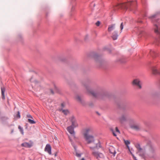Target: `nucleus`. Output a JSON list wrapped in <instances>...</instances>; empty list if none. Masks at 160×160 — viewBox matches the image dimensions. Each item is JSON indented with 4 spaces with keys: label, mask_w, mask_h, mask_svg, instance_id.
<instances>
[{
    "label": "nucleus",
    "mask_w": 160,
    "mask_h": 160,
    "mask_svg": "<svg viewBox=\"0 0 160 160\" xmlns=\"http://www.w3.org/2000/svg\"><path fill=\"white\" fill-rule=\"evenodd\" d=\"M54 91L56 92L58 91L57 88L55 86H54Z\"/></svg>",
    "instance_id": "35"
},
{
    "label": "nucleus",
    "mask_w": 160,
    "mask_h": 160,
    "mask_svg": "<svg viewBox=\"0 0 160 160\" xmlns=\"http://www.w3.org/2000/svg\"><path fill=\"white\" fill-rule=\"evenodd\" d=\"M70 121L72 122V127L74 128H76L78 126V124L77 123V121L73 117H72L70 118Z\"/></svg>",
    "instance_id": "8"
},
{
    "label": "nucleus",
    "mask_w": 160,
    "mask_h": 160,
    "mask_svg": "<svg viewBox=\"0 0 160 160\" xmlns=\"http://www.w3.org/2000/svg\"><path fill=\"white\" fill-rule=\"evenodd\" d=\"M115 28L114 25H111L109 26L108 30V32H110L112 31Z\"/></svg>",
    "instance_id": "20"
},
{
    "label": "nucleus",
    "mask_w": 160,
    "mask_h": 160,
    "mask_svg": "<svg viewBox=\"0 0 160 160\" xmlns=\"http://www.w3.org/2000/svg\"><path fill=\"white\" fill-rule=\"evenodd\" d=\"M94 58L95 61L97 63H100L101 62V57L97 55H95L94 56Z\"/></svg>",
    "instance_id": "13"
},
{
    "label": "nucleus",
    "mask_w": 160,
    "mask_h": 160,
    "mask_svg": "<svg viewBox=\"0 0 160 160\" xmlns=\"http://www.w3.org/2000/svg\"><path fill=\"white\" fill-rule=\"evenodd\" d=\"M36 81H35V82L36 83Z\"/></svg>",
    "instance_id": "41"
},
{
    "label": "nucleus",
    "mask_w": 160,
    "mask_h": 160,
    "mask_svg": "<svg viewBox=\"0 0 160 160\" xmlns=\"http://www.w3.org/2000/svg\"><path fill=\"white\" fill-rule=\"evenodd\" d=\"M136 4L137 2L135 1L121 3V9L126 10L128 8L130 10H132L135 8Z\"/></svg>",
    "instance_id": "3"
},
{
    "label": "nucleus",
    "mask_w": 160,
    "mask_h": 160,
    "mask_svg": "<svg viewBox=\"0 0 160 160\" xmlns=\"http://www.w3.org/2000/svg\"><path fill=\"white\" fill-rule=\"evenodd\" d=\"M18 129L20 130V131L23 134V131L22 128L20 126H18Z\"/></svg>",
    "instance_id": "24"
},
{
    "label": "nucleus",
    "mask_w": 160,
    "mask_h": 160,
    "mask_svg": "<svg viewBox=\"0 0 160 160\" xmlns=\"http://www.w3.org/2000/svg\"><path fill=\"white\" fill-rule=\"evenodd\" d=\"M21 146L22 147L28 148H30L31 147V145L30 144L27 142H25L22 143Z\"/></svg>",
    "instance_id": "18"
},
{
    "label": "nucleus",
    "mask_w": 160,
    "mask_h": 160,
    "mask_svg": "<svg viewBox=\"0 0 160 160\" xmlns=\"http://www.w3.org/2000/svg\"><path fill=\"white\" fill-rule=\"evenodd\" d=\"M127 120V116L125 114H122L121 117V125L125 124Z\"/></svg>",
    "instance_id": "9"
},
{
    "label": "nucleus",
    "mask_w": 160,
    "mask_h": 160,
    "mask_svg": "<svg viewBox=\"0 0 160 160\" xmlns=\"http://www.w3.org/2000/svg\"><path fill=\"white\" fill-rule=\"evenodd\" d=\"M100 23V22L99 21H98L96 23V26H99Z\"/></svg>",
    "instance_id": "31"
},
{
    "label": "nucleus",
    "mask_w": 160,
    "mask_h": 160,
    "mask_svg": "<svg viewBox=\"0 0 160 160\" xmlns=\"http://www.w3.org/2000/svg\"><path fill=\"white\" fill-rule=\"evenodd\" d=\"M1 94H2V99H5V97L4 95V92H5V88L4 87H2L1 88Z\"/></svg>",
    "instance_id": "17"
},
{
    "label": "nucleus",
    "mask_w": 160,
    "mask_h": 160,
    "mask_svg": "<svg viewBox=\"0 0 160 160\" xmlns=\"http://www.w3.org/2000/svg\"><path fill=\"white\" fill-rule=\"evenodd\" d=\"M31 79H30V80L31 82Z\"/></svg>",
    "instance_id": "42"
},
{
    "label": "nucleus",
    "mask_w": 160,
    "mask_h": 160,
    "mask_svg": "<svg viewBox=\"0 0 160 160\" xmlns=\"http://www.w3.org/2000/svg\"><path fill=\"white\" fill-rule=\"evenodd\" d=\"M154 29L155 32L157 34L160 33V27L157 24L154 25Z\"/></svg>",
    "instance_id": "12"
},
{
    "label": "nucleus",
    "mask_w": 160,
    "mask_h": 160,
    "mask_svg": "<svg viewBox=\"0 0 160 160\" xmlns=\"http://www.w3.org/2000/svg\"><path fill=\"white\" fill-rule=\"evenodd\" d=\"M126 62V60L125 59H123V58H121V63H124Z\"/></svg>",
    "instance_id": "25"
},
{
    "label": "nucleus",
    "mask_w": 160,
    "mask_h": 160,
    "mask_svg": "<svg viewBox=\"0 0 160 160\" xmlns=\"http://www.w3.org/2000/svg\"><path fill=\"white\" fill-rule=\"evenodd\" d=\"M109 151L112 154V155L114 156L115 153H116V151L115 150V148L114 147H113L112 146H110L109 148Z\"/></svg>",
    "instance_id": "14"
},
{
    "label": "nucleus",
    "mask_w": 160,
    "mask_h": 160,
    "mask_svg": "<svg viewBox=\"0 0 160 160\" xmlns=\"http://www.w3.org/2000/svg\"><path fill=\"white\" fill-rule=\"evenodd\" d=\"M76 99L79 101L81 102V98L79 96H77L76 97Z\"/></svg>",
    "instance_id": "27"
},
{
    "label": "nucleus",
    "mask_w": 160,
    "mask_h": 160,
    "mask_svg": "<svg viewBox=\"0 0 160 160\" xmlns=\"http://www.w3.org/2000/svg\"><path fill=\"white\" fill-rule=\"evenodd\" d=\"M61 106L62 107V108H63L65 106V104H64V103H62L61 104Z\"/></svg>",
    "instance_id": "34"
},
{
    "label": "nucleus",
    "mask_w": 160,
    "mask_h": 160,
    "mask_svg": "<svg viewBox=\"0 0 160 160\" xmlns=\"http://www.w3.org/2000/svg\"><path fill=\"white\" fill-rule=\"evenodd\" d=\"M5 118L6 119H8V118L7 117Z\"/></svg>",
    "instance_id": "40"
},
{
    "label": "nucleus",
    "mask_w": 160,
    "mask_h": 160,
    "mask_svg": "<svg viewBox=\"0 0 160 160\" xmlns=\"http://www.w3.org/2000/svg\"><path fill=\"white\" fill-rule=\"evenodd\" d=\"M86 89L87 90L88 92L95 98H97L100 95L99 93L98 92H96L92 90H89V88L87 87H86Z\"/></svg>",
    "instance_id": "7"
},
{
    "label": "nucleus",
    "mask_w": 160,
    "mask_h": 160,
    "mask_svg": "<svg viewBox=\"0 0 160 160\" xmlns=\"http://www.w3.org/2000/svg\"><path fill=\"white\" fill-rule=\"evenodd\" d=\"M152 72L153 74H155L157 73H158L157 70L156 69H155V68L154 67L152 68Z\"/></svg>",
    "instance_id": "22"
},
{
    "label": "nucleus",
    "mask_w": 160,
    "mask_h": 160,
    "mask_svg": "<svg viewBox=\"0 0 160 160\" xmlns=\"http://www.w3.org/2000/svg\"><path fill=\"white\" fill-rule=\"evenodd\" d=\"M120 27H121V30H122L123 28V25H122V23L121 24Z\"/></svg>",
    "instance_id": "33"
},
{
    "label": "nucleus",
    "mask_w": 160,
    "mask_h": 160,
    "mask_svg": "<svg viewBox=\"0 0 160 160\" xmlns=\"http://www.w3.org/2000/svg\"><path fill=\"white\" fill-rule=\"evenodd\" d=\"M93 155L98 160H104V156L103 154L98 152H93Z\"/></svg>",
    "instance_id": "4"
},
{
    "label": "nucleus",
    "mask_w": 160,
    "mask_h": 160,
    "mask_svg": "<svg viewBox=\"0 0 160 160\" xmlns=\"http://www.w3.org/2000/svg\"><path fill=\"white\" fill-rule=\"evenodd\" d=\"M28 121L31 124H35L36 123L35 122L32 120H31L30 118L28 119Z\"/></svg>",
    "instance_id": "23"
},
{
    "label": "nucleus",
    "mask_w": 160,
    "mask_h": 160,
    "mask_svg": "<svg viewBox=\"0 0 160 160\" xmlns=\"http://www.w3.org/2000/svg\"><path fill=\"white\" fill-rule=\"evenodd\" d=\"M81 160H85V159L84 158H82Z\"/></svg>",
    "instance_id": "39"
},
{
    "label": "nucleus",
    "mask_w": 160,
    "mask_h": 160,
    "mask_svg": "<svg viewBox=\"0 0 160 160\" xmlns=\"http://www.w3.org/2000/svg\"><path fill=\"white\" fill-rule=\"evenodd\" d=\"M111 130L112 132V133L113 135L115 136H116V134L115 132V131H114V130L112 129H111Z\"/></svg>",
    "instance_id": "26"
},
{
    "label": "nucleus",
    "mask_w": 160,
    "mask_h": 160,
    "mask_svg": "<svg viewBox=\"0 0 160 160\" xmlns=\"http://www.w3.org/2000/svg\"><path fill=\"white\" fill-rule=\"evenodd\" d=\"M122 140H123V141L124 142V143L125 144L127 148H128L129 151L130 153V154L132 156L133 158L135 159V160H137L136 159V158L134 156V155L132 153V152L131 151V150H132V149H130L129 147V146H128V145L130 143V141H129L128 140H125L124 139H123Z\"/></svg>",
    "instance_id": "5"
},
{
    "label": "nucleus",
    "mask_w": 160,
    "mask_h": 160,
    "mask_svg": "<svg viewBox=\"0 0 160 160\" xmlns=\"http://www.w3.org/2000/svg\"><path fill=\"white\" fill-rule=\"evenodd\" d=\"M133 85L135 86L138 88L140 89L141 88V83L140 81L138 79H134L132 82Z\"/></svg>",
    "instance_id": "6"
},
{
    "label": "nucleus",
    "mask_w": 160,
    "mask_h": 160,
    "mask_svg": "<svg viewBox=\"0 0 160 160\" xmlns=\"http://www.w3.org/2000/svg\"><path fill=\"white\" fill-rule=\"evenodd\" d=\"M76 156L78 157H80L81 156V154L80 153H78V152H76Z\"/></svg>",
    "instance_id": "30"
},
{
    "label": "nucleus",
    "mask_w": 160,
    "mask_h": 160,
    "mask_svg": "<svg viewBox=\"0 0 160 160\" xmlns=\"http://www.w3.org/2000/svg\"><path fill=\"white\" fill-rule=\"evenodd\" d=\"M74 148L75 149V150L76 151V148L75 146H74Z\"/></svg>",
    "instance_id": "38"
},
{
    "label": "nucleus",
    "mask_w": 160,
    "mask_h": 160,
    "mask_svg": "<svg viewBox=\"0 0 160 160\" xmlns=\"http://www.w3.org/2000/svg\"><path fill=\"white\" fill-rule=\"evenodd\" d=\"M44 151L47 152L49 155L52 154L51 147L50 144H48L46 145Z\"/></svg>",
    "instance_id": "10"
},
{
    "label": "nucleus",
    "mask_w": 160,
    "mask_h": 160,
    "mask_svg": "<svg viewBox=\"0 0 160 160\" xmlns=\"http://www.w3.org/2000/svg\"><path fill=\"white\" fill-rule=\"evenodd\" d=\"M135 146L137 149V153L142 158L146 159L148 158H153L156 155L155 149L151 142L147 144L145 147V149L147 151V153L145 152L141 147L139 143H137Z\"/></svg>",
    "instance_id": "1"
},
{
    "label": "nucleus",
    "mask_w": 160,
    "mask_h": 160,
    "mask_svg": "<svg viewBox=\"0 0 160 160\" xmlns=\"http://www.w3.org/2000/svg\"><path fill=\"white\" fill-rule=\"evenodd\" d=\"M59 110L60 111H62V112L66 115H67L69 113V111L68 110H64L62 108L60 109Z\"/></svg>",
    "instance_id": "21"
},
{
    "label": "nucleus",
    "mask_w": 160,
    "mask_h": 160,
    "mask_svg": "<svg viewBox=\"0 0 160 160\" xmlns=\"http://www.w3.org/2000/svg\"><path fill=\"white\" fill-rule=\"evenodd\" d=\"M155 15H153L151 16H150L149 18H154L155 17Z\"/></svg>",
    "instance_id": "36"
},
{
    "label": "nucleus",
    "mask_w": 160,
    "mask_h": 160,
    "mask_svg": "<svg viewBox=\"0 0 160 160\" xmlns=\"http://www.w3.org/2000/svg\"><path fill=\"white\" fill-rule=\"evenodd\" d=\"M50 91L51 92V93L52 94H54V92H53V90H52V89H51L50 90Z\"/></svg>",
    "instance_id": "37"
},
{
    "label": "nucleus",
    "mask_w": 160,
    "mask_h": 160,
    "mask_svg": "<svg viewBox=\"0 0 160 160\" xmlns=\"http://www.w3.org/2000/svg\"><path fill=\"white\" fill-rule=\"evenodd\" d=\"M17 117L18 118H20V112L19 111H18V113L17 115Z\"/></svg>",
    "instance_id": "28"
},
{
    "label": "nucleus",
    "mask_w": 160,
    "mask_h": 160,
    "mask_svg": "<svg viewBox=\"0 0 160 160\" xmlns=\"http://www.w3.org/2000/svg\"><path fill=\"white\" fill-rule=\"evenodd\" d=\"M74 128L72 126H70L68 127L67 129L68 131L71 134L73 135L74 136Z\"/></svg>",
    "instance_id": "11"
},
{
    "label": "nucleus",
    "mask_w": 160,
    "mask_h": 160,
    "mask_svg": "<svg viewBox=\"0 0 160 160\" xmlns=\"http://www.w3.org/2000/svg\"><path fill=\"white\" fill-rule=\"evenodd\" d=\"M93 132V129L91 127L86 128L83 130V135L84 138L88 144L93 143L94 141L93 136L89 134V133H92Z\"/></svg>",
    "instance_id": "2"
},
{
    "label": "nucleus",
    "mask_w": 160,
    "mask_h": 160,
    "mask_svg": "<svg viewBox=\"0 0 160 160\" xmlns=\"http://www.w3.org/2000/svg\"><path fill=\"white\" fill-rule=\"evenodd\" d=\"M27 117L28 118H33L32 116L31 115H30V114H27Z\"/></svg>",
    "instance_id": "29"
},
{
    "label": "nucleus",
    "mask_w": 160,
    "mask_h": 160,
    "mask_svg": "<svg viewBox=\"0 0 160 160\" xmlns=\"http://www.w3.org/2000/svg\"><path fill=\"white\" fill-rule=\"evenodd\" d=\"M118 37V33L116 32H114L112 33L111 36L112 39L113 40H116Z\"/></svg>",
    "instance_id": "15"
},
{
    "label": "nucleus",
    "mask_w": 160,
    "mask_h": 160,
    "mask_svg": "<svg viewBox=\"0 0 160 160\" xmlns=\"http://www.w3.org/2000/svg\"><path fill=\"white\" fill-rule=\"evenodd\" d=\"M55 156H56V154H55Z\"/></svg>",
    "instance_id": "43"
},
{
    "label": "nucleus",
    "mask_w": 160,
    "mask_h": 160,
    "mask_svg": "<svg viewBox=\"0 0 160 160\" xmlns=\"http://www.w3.org/2000/svg\"><path fill=\"white\" fill-rule=\"evenodd\" d=\"M131 128H132L137 131L139 130L141 128V127L138 125H132L131 126Z\"/></svg>",
    "instance_id": "16"
},
{
    "label": "nucleus",
    "mask_w": 160,
    "mask_h": 160,
    "mask_svg": "<svg viewBox=\"0 0 160 160\" xmlns=\"http://www.w3.org/2000/svg\"><path fill=\"white\" fill-rule=\"evenodd\" d=\"M101 147L100 144V143L98 142L96 144H95V145L94 147H90V148L91 149L93 150L94 149H98L99 148Z\"/></svg>",
    "instance_id": "19"
},
{
    "label": "nucleus",
    "mask_w": 160,
    "mask_h": 160,
    "mask_svg": "<svg viewBox=\"0 0 160 160\" xmlns=\"http://www.w3.org/2000/svg\"><path fill=\"white\" fill-rule=\"evenodd\" d=\"M115 130L116 131V132L118 133H120V131L119 129H118V127H116L115 128Z\"/></svg>",
    "instance_id": "32"
}]
</instances>
